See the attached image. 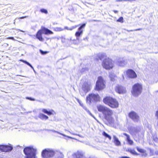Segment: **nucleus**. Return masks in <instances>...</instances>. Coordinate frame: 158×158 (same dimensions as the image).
<instances>
[{"mask_svg": "<svg viewBox=\"0 0 158 158\" xmlns=\"http://www.w3.org/2000/svg\"><path fill=\"white\" fill-rule=\"evenodd\" d=\"M98 110L102 113L103 119L109 123H110L113 121V115L114 112L112 110L102 105H99L97 106Z\"/></svg>", "mask_w": 158, "mask_h": 158, "instance_id": "1", "label": "nucleus"}, {"mask_svg": "<svg viewBox=\"0 0 158 158\" xmlns=\"http://www.w3.org/2000/svg\"><path fill=\"white\" fill-rule=\"evenodd\" d=\"M107 56L105 53L99 54L97 55L95 60L98 61L99 60H102L105 58L102 61V65L104 69L106 70H109L112 69L114 66V61L112 59L106 58Z\"/></svg>", "mask_w": 158, "mask_h": 158, "instance_id": "2", "label": "nucleus"}, {"mask_svg": "<svg viewBox=\"0 0 158 158\" xmlns=\"http://www.w3.org/2000/svg\"><path fill=\"white\" fill-rule=\"evenodd\" d=\"M103 102L105 104L112 109L117 108L119 107V104L117 100L111 96L105 97L103 98Z\"/></svg>", "mask_w": 158, "mask_h": 158, "instance_id": "3", "label": "nucleus"}, {"mask_svg": "<svg viewBox=\"0 0 158 158\" xmlns=\"http://www.w3.org/2000/svg\"><path fill=\"white\" fill-rule=\"evenodd\" d=\"M43 34L45 35L52 34L53 33L48 29L42 26L40 29L37 31L35 34L36 38L40 41H43L44 40V38L42 36Z\"/></svg>", "mask_w": 158, "mask_h": 158, "instance_id": "4", "label": "nucleus"}, {"mask_svg": "<svg viewBox=\"0 0 158 158\" xmlns=\"http://www.w3.org/2000/svg\"><path fill=\"white\" fill-rule=\"evenodd\" d=\"M23 151L26 156L25 158H37L36 156L37 150L32 146L25 148Z\"/></svg>", "mask_w": 158, "mask_h": 158, "instance_id": "5", "label": "nucleus"}, {"mask_svg": "<svg viewBox=\"0 0 158 158\" xmlns=\"http://www.w3.org/2000/svg\"><path fill=\"white\" fill-rule=\"evenodd\" d=\"M106 81L102 77H98L96 82L95 90L98 91L103 90L106 87Z\"/></svg>", "mask_w": 158, "mask_h": 158, "instance_id": "6", "label": "nucleus"}, {"mask_svg": "<svg viewBox=\"0 0 158 158\" xmlns=\"http://www.w3.org/2000/svg\"><path fill=\"white\" fill-rule=\"evenodd\" d=\"M142 88V84L139 83H136L132 87L131 93L133 95L137 96L141 93Z\"/></svg>", "mask_w": 158, "mask_h": 158, "instance_id": "7", "label": "nucleus"}, {"mask_svg": "<svg viewBox=\"0 0 158 158\" xmlns=\"http://www.w3.org/2000/svg\"><path fill=\"white\" fill-rule=\"evenodd\" d=\"M56 152L51 148H45L43 149L41 152V156L44 158H51L54 156Z\"/></svg>", "mask_w": 158, "mask_h": 158, "instance_id": "8", "label": "nucleus"}, {"mask_svg": "<svg viewBox=\"0 0 158 158\" xmlns=\"http://www.w3.org/2000/svg\"><path fill=\"white\" fill-rule=\"evenodd\" d=\"M101 99V98L98 94H90L86 97V102L89 103H91L92 102L100 101Z\"/></svg>", "mask_w": 158, "mask_h": 158, "instance_id": "9", "label": "nucleus"}, {"mask_svg": "<svg viewBox=\"0 0 158 158\" xmlns=\"http://www.w3.org/2000/svg\"><path fill=\"white\" fill-rule=\"evenodd\" d=\"M116 93L119 94H123L126 93V89L124 86L120 85H117L114 87Z\"/></svg>", "mask_w": 158, "mask_h": 158, "instance_id": "10", "label": "nucleus"}, {"mask_svg": "<svg viewBox=\"0 0 158 158\" xmlns=\"http://www.w3.org/2000/svg\"><path fill=\"white\" fill-rule=\"evenodd\" d=\"M129 117L134 121L138 122L139 119V116L138 114L134 111H131L128 114Z\"/></svg>", "mask_w": 158, "mask_h": 158, "instance_id": "11", "label": "nucleus"}, {"mask_svg": "<svg viewBox=\"0 0 158 158\" xmlns=\"http://www.w3.org/2000/svg\"><path fill=\"white\" fill-rule=\"evenodd\" d=\"M126 74L127 76L131 78H135L137 77L136 73L131 69H128L126 71Z\"/></svg>", "mask_w": 158, "mask_h": 158, "instance_id": "12", "label": "nucleus"}, {"mask_svg": "<svg viewBox=\"0 0 158 158\" xmlns=\"http://www.w3.org/2000/svg\"><path fill=\"white\" fill-rule=\"evenodd\" d=\"M13 147L10 145H0V150L2 152H7L12 150Z\"/></svg>", "mask_w": 158, "mask_h": 158, "instance_id": "13", "label": "nucleus"}, {"mask_svg": "<svg viewBox=\"0 0 158 158\" xmlns=\"http://www.w3.org/2000/svg\"><path fill=\"white\" fill-rule=\"evenodd\" d=\"M83 156L82 152L79 151L75 152L72 155L73 158H82Z\"/></svg>", "mask_w": 158, "mask_h": 158, "instance_id": "14", "label": "nucleus"}, {"mask_svg": "<svg viewBox=\"0 0 158 158\" xmlns=\"http://www.w3.org/2000/svg\"><path fill=\"white\" fill-rule=\"evenodd\" d=\"M136 148L138 152L142 153L141 156H142L146 157L147 156L148 154L147 153L146 150L144 149L140 148L138 147H136Z\"/></svg>", "mask_w": 158, "mask_h": 158, "instance_id": "15", "label": "nucleus"}, {"mask_svg": "<svg viewBox=\"0 0 158 158\" xmlns=\"http://www.w3.org/2000/svg\"><path fill=\"white\" fill-rule=\"evenodd\" d=\"M123 135L126 137V140L128 144L130 145H133L134 142L131 139L130 136L126 133H124Z\"/></svg>", "mask_w": 158, "mask_h": 158, "instance_id": "16", "label": "nucleus"}, {"mask_svg": "<svg viewBox=\"0 0 158 158\" xmlns=\"http://www.w3.org/2000/svg\"><path fill=\"white\" fill-rule=\"evenodd\" d=\"M113 142L115 145L117 146H120L121 145V142L116 135H113Z\"/></svg>", "mask_w": 158, "mask_h": 158, "instance_id": "17", "label": "nucleus"}, {"mask_svg": "<svg viewBox=\"0 0 158 158\" xmlns=\"http://www.w3.org/2000/svg\"><path fill=\"white\" fill-rule=\"evenodd\" d=\"M42 111L44 113L47 114L49 115L53 114L55 112L53 110H51L49 111H48L47 110L44 109L42 110Z\"/></svg>", "mask_w": 158, "mask_h": 158, "instance_id": "18", "label": "nucleus"}, {"mask_svg": "<svg viewBox=\"0 0 158 158\" xmlns=\"http://www.w3.org/2000/svg\"><path fill=\"white\" fill-rule=\"evenodd\" d=\"M83 32V30L78 29V30L75 33V36L77 38L82 35Z\"/></svg>", "mask_w": 158, "mask_h": 158, "instance_id": "19", "label": "nucleus"}, {"mask_svg": "<svg viewBox=\"0 0 158 158\" xmlns=\"http://www.w3.org/2000/svg\"><path fill=\"white\" fill-rule=\"evenodd\" d=\"M39 117L41 119H44L45 120L47 119L48 118V116L42 113H40V114Z\"/></svg>", "mask_w": 158, "mask_h": 158, "instance_id": "20", "label": "nucleus"}, {"mask_svg": "<svg viewBox=\"0 0 158 158\" xmlns=\"http://www.w3.org/2000/svg\"><path fill=\"white\" fill-rule=\"evenodd\" d=\"M102 134L106 138H108L109 140H110L111 139V136L107 134L105 131H103Z\"/></svg>", "mask_w": 158, "mask_h": 158, "instance_id": "21", "label": "nucleus"}, {"mask_svg": "<svg viewBox=\"0 0 158 158\" xmlns=\"http://www.w3.org/2000/svg\"><path fill=\"white\" fill-rule=\"evenodd\" d=\"M64 156L62 153L57 151V158H64Z\"/></svg>", "mask_w": 158, "mask_h": 158, "instance_id": "22", "label": "nucleus"}, {"mask_svg": "<svg viewBox=\"0 0 158 158\" xmlns=\"http://www.w3.org/2000/svg\"><path fill=\"white\" fill-rule=\"evenodd\" d=\"M118 65L120 66H123L125 64V61L124 60H120L117 62Z\"/></svg>", "mask_w": 158, "mask_h": 158, "instance_id": "23", "label": "nucleus"}, {"mask_svg": "<svg viewBox=\"0 0 158 158\" xmlns=\"http://www.w3.org/2000/svg\"><path fill=\"white\" fill-rule=\"evenodd\" d=\"M127 152H130L131 154L135 155H139V154L137 153L135 150H132L131 149H128L127 150Z\"/></svg>", "mask_w": 158, "mask_h": 158, "instance_id": "24", "label": "nucleus"}, {"mask_svg": "<svg viewBox=\"0 0 158 158\" xmlns=\"http://www.w3.org/2000/svg\"><path fill=\"white\" fill-rule=\"evenodd\" d=\"M78 26L77 25H75V26H73L72 27L70 28H69L68 27H64V29H66V30H70V31H71V30H72L73 29L76 28V27H78Z\"/></svg>", "mask_w": 158, "mask_h": 158, "instance_id": "25", "label": "nucleus"}, {"mask_svg": "<svg viewBox=\"0 0 158 158\" xmlns=\"http://www.w3.org/2000/svg\"><path fill=\"white\" fill-rule=\"evenodd\" d=\"M54 31H60L64 30V29L60 27H56L53 28Z\"/></svg>", "mask_w": 158, "mask_h": 158, "instance_id": "26", "label": "nucleus"}, {"mask_svg": "<svg viewBox=\"0 0 158 158\" xmlns=\"http://www.w3.org/2000/svg\"><path fill=\"white\" fill-rule=\"evenodd\" d=\"M20 61L23 62V63H25V64H27V65H28L29 66H30L31 68H33V67L28 62H27L26 61L24 60H20Z\"/></svg>", "mask_w": 158, "mask_h": 158, "instance_id": "27", "label": "nucleus"}, {"mask_svg": "<svg viewBox=\"0 0 158 158\" xmlns=\"http://www.w3.org/2000/svg\"><path fill=\"white\" fill-rule=\"evenodd\" d=\"M117 22L123 23V18L122 17H121L118 18V19L117 20Z\"/></svg>", "mask_w": 158, "mask_h": 158, "instance_id": "28", "label": "nucleus"}, {"mask_svg": "<svg viewBox=\"0 0 158 158\" xmlns=\"http://www.w3.org/2000/svg\"><path fill=\"white\" fill-rule=\"evenodd\" d=\"M40 11L42 13H44L45 14H47L48 13L47 10L45 9H41L40 10Z\"/></svg>", "mask_w": 158, "mask_h": 158, "instance_id": "29", "label": "nucleus"}, {"mask_svg": "<svg viewBox=\"0 0 158 158\" xmlns=\"http://www.w3.org/2000/svg\"><path fill=\"white\" fill-rule=\"evenodd\" d=\"M86 23H83L78 28V30H82V29L84 28L85 26Z\"/></svg>", "mask_w": 158, "mask_h": 158, "instance_id": "30", "label": "nucleus"}, {"mask_svg": "<svg viewBox=\"0 0 158 158\" xmlns=\"http://www.w3.org/2000/svg\"><path fill=\"white\" fill-rule=\"evenodd\" d=\"M26 98L27 99H28L29 100H30L31 101H34L35 100V99L34 98H31V97H26Z\"/></svg>", "mask_w": 158, "mask_h": 158, "instance_id": "31", "label": "nucleus"}, {"mask_svg": "<svg viewBox=\"0 0 158 158\" xmlns=\"http://www.w3.org/2000/svg\"><path fill=\"white\" fill-rule=\"evenodd\" d=\"M41 53L42 54L44 55L47 54L48 53V52L47 51H43L42 50L40 51Z\"/></svg>", "mask_w": 158, "mask_h": 158, "instance_id": "32", "label": "nucleus"}, {"mask_svg": "<svg viewBox=\"0 0 158 158\" xmlns=\"http://www.w3.org/2000/svg\"><path fill=\"white\" fill-rule=\"evenodd\" d=\"M6 39H10V40H15L14 38L13 37H8L6 38Z\"/></svg>", "mask_w": 158, "mask_h": 158, "instance_id": "33", "label": "nucleus"}, {"mask_svg": "<svg viewBox=\"0 0 158 158\" xmlns=\"http://www.w3.org/2000/svg\"><path fill=\"white\" fill-rule=\"evenodd\" d=\"M120 158H131L130 157L127 156H121L120 157Z\"/></svg>", "mask_w": 158, "mask_h": 158, "instance_id": "34", "label": "nucleus"}, {"mask_svg": "<svg viewBox=\"0 0 158 158\" xmlns=\"http://www.w3.org/2000/svg\"><path fill=\"white\" fill-rule=\"evenodd\" d=\"M124 1H135V0H123Z\"/></svg>", "mask_w": 158, "mask_h": 158, "instance_id": "35", "label": "nucleus"}, {"mask_svg": "<svg viewBox=\"0 0 158 158\" xmlns=\"http://www.w3.org/2000/svg\"><path fill=\"white\" fill-rule=\"evenodd\" d=\"M77 101H78V102H79V103L80 104L81 106H82V105L81 103H80V102L79 101V100L77 99Z\"/></svg>", "mask_w": 158, "mask_h": 158, "instance_id": "36", "label": "nucleus"}, {"mask_svg": "<svg viewBox=\"0 0 158 158\" xmlns=\"http://www.w3.org/2000/svg\"><path fill=\"white\" fill-rule=\"evenodd\" d=\"M141 29H141V28H139L138 29L135 30L134 31H138V30H141Z\"/></svg>", "mask_w": 158, "mask_h": 158, "instance_id": "37", "label": "nucleus"}, {"mask_svg": "<svg viewBox=\"0 0 158 158\" xmlns=\"http://www.w3.org/2000/svg\"><path fill=\"white\" fill-rule=\"evenodd\" d=\"M113 12L115 13H117L118 12V11L117 10H114L113 11Z\"/></svg>", "mask_w": 158, "mask_h": 158, "instance_id": "38", "label": "nucleus"}, {"mask_svg": "<svg viewBox=\"0 0 158 158\" xmlns=\"http://www.w3.org/2000/svg\"><path fill=\"white\" fill-rule=\"evenodd\" d=\"M25 17H20L19 18L22 19L24 18Z\"/></svg>", "mask_w": 158, "mask_h": 158, "instance_id": "39", "label": "nucleus"}, {"mask_svg": "<svg viewBox=\"0 0 158 158\" xmlns=\"http://www.w3.org/2000/svg\"><path fill=\"white\" fill-rule=\"evenodd\" d=\"M122 1V0H118V1Z\"/></svg>", "mask_w": 158, "mask_h": 158, "instance_id": "40", "label": "nucleus"}]
</instances>
